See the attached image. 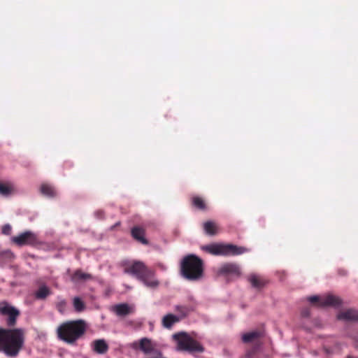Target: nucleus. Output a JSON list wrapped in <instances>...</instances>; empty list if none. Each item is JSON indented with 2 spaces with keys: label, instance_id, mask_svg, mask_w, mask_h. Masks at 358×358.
Instances as JSON below:
<instances>
[{
  "label": "nucleus",
  "instance_id": "f257e3e1",
  "mask_svg": "<svg viewBox=\"0 0 358 358\" xmlns=\"http://www.w3.org/2000/svg\"><path fill=\"white\" fill-rule=\"evenodd\" d=\"M25 331L22 328L0 327V352L8 357H16L22 350Z\"/></svg>",
  "mask_w": 358,
  "mask_h": 358
},
{
  "label": "nucleus",
  "instance_id": "f03ea898",
  "mask_svg": "<svg viewBox=\"0 0 358 358\" xmlns=\"http://www.w3.org/2000/svg\"><path fill=\"white\" fill-rule=\"evenodd\" d=\"M87 325L83 320H67L61 323L57 328L58 339L70 345H76L87 331Z\"/></svg>",
  "mask_w": 358,
  "mask_h": 358
},
{
  "label": "nucleus",
  "instance_id": "7ed1b4c3",
  "mask_svg": "<svg viewBox=\"0 0 358 358\" xmlns=\"http://www.w3.org/2000/svg\"><path fill=\"white\" fill-rule=\"evenodd\" d=\"M124 273L134 275L148 287L155 289L159 281L155 278V271L148 268L144 262L138 260L123 261L121 263Z\"/></svg>",
  "mask_w": 358,
  "mask_h": 358
},
{
  "label": "nucleus",
  "instance_id": "20e7f679",
  "mask_svg": "<svg viewBox=\"0 0 358 358\" xmlns=\"http://www.w3.org/2000/svg\"><path fill=\"white\" fill-rule=\"evenodd\" d=\"M203 260L195 255L185 256L180 264V273L183 278L190 281H197L203 276Z\"/></svg>",
  "mask_w": 358,
  "mask_h": 358
},
{
  "label": "nucleus",
  "instance_id": "39448f33",
  "mask_svg": "<svg viewBox=\"0 0 358 358\" xmlns=\"http://www.w3.org/2000/svg\"><path fill=\"white\" fill-rule=\"evenodd\" d=\"M186 332H180L173 335L177 342V348L180 351H185L190 354L202 353L205 348L203 345L193 336Z\"/></svg>",
  "mask_w": 358,
  "mask_h": 358
},
{
  "label": "nucleus",
  "instance_id": "423d86ee",
  "mask_svg": "<svg viewBox=\"0 0 358 358\" xmlns=\"http://www.w3.org/2000/svg\"><path fill=\"white\" fill-rule=\"evenodd\" d=\"M203 250L213 255H239L248 252L244 247H239L232 244L213 243L203 247Z\"/></svg>",
  "mask_w": 358,
  "mask_h": 358
},
{
  "label": "nucleus",
  "instance_id": "0eeeda50",
  "mask_svg": "<svg viewBox=\"0 0 358 358\" xmlns=\"http://www.w3.org/2000/svg\"><path fill=\"white\" fill-rule=\"evenodd\" d=\"M12 242L19 247L23 245L36 246L40 243L38 236L31 231H24L12 238Z\"/></svg>",
  "mask_w": 358,
  "mask_h": 358
},
{
  "label": "nucleus",
  "instance_id": "6e6552de",
  "mask_svg": "<svg viewBox=\"0 0 358 358\" xmlns=\"http://www.w3.org/2000/svg\"><path fill=\"white\" fill-rule=\"evenodd\" d=\"M20 314V311L17 309L9 305L7 302H0V315L8 316L6 320L8 327H13L16 324L17 318Z\"/></svg>",
  "mask_w": 358,
  "mask_h": 358
},
{
  "label": "nucleus",
  "instance_id": "1a4fd4ad",
  "mask_svg": "<svg viewBox=\"0 0 358 358\" xmlns=\"http://www.w3.org/2000/svg\"><path fill=\"white\" fill-rule=\"evenodd\" d=\"M311 303H317L319 307L334 306L338 307L341 305V299L334 295L329 294L320 297L319 296H312L308 298Z\"/></svg>",
  "mask_w": 358,
  "mask_h": 358
},
{
  "label": "nucleus",
  "instance_id": "9d476101",
  "mask_svg": "<svg viewBox=\"0 0 358 358\" xmlns=\"http://www.w3.org/2000/svg\"><path fill=\"white\" fill-rule=\"evenodd\" d=\"M217 274L224 276H239L241 275V270L238 265L235 263H226L219 268Z\"/></svg>",
  "mask_w": 358,
  "mask_h": 358
},
{
  "label": "nucleus",
  "instance_id": "9b49d317",
  "mask_svg": "<svg viewBox=\"0 0 358 358\" xmlns=\"http://www.w3.org/2000/svg\"><path fill=\"white\" fill-rule=\"evenodd\" d=\"M145 228L143 226L136 225L131 229V236L138 243L147 245L149 241L145 238Z\"/></svg>",
  "mask_w": 358,
  "mask_h": 358
},
{
  "label": "nucleus",
  "instance_id": "f8f14e48",
  "mask_svg": "<svg viewBox=\"0 0 358 358\" xmlns=\"http://www.w3.org/2000/svg\"><path fill=\"white\" fill-rule=\"evenodd\" d=\"M133 348L137 349L138 345L136 343H134L132 345ZM138 348L145 355L154 354L155 351V345L152 341L148 338H143L139 341Z\"/></svg>",
  "mask_w": 358,
  "mask_h": 358
},
{
  "label": "nucleus",
  "instance_id": "ddd939ff",
  "mask_svg": "<svg viewBox=\"0 0 358 358\" xmlns=\"http://www.w3.org/2000/svg\"><path fill=\"white\" fill-rule=\"evenodd\" d=\"M261 337H262V334L261 331H253L243 334L242 341L245 343H254L255 344L252 348L258 346V349H259L262 344V343L259 341V338Z\"/></svg>",
  "mask_w": 358,
  "mask_h": 358
},
{
  "label": "nucleus",
  "instance_id": "4468645a",
  "mask_svg": "<svg viewBox=\"0 0 358 358\" xmlns=\"http://www.w3.org/2000/svg\"><path fill=\"white\" fill-rule=\"evenodd\" d=\"M191 204L193 208L201 211H206L208 209L206 200L199 196H192Z\"/></svg>",
  "mask_w": 358,
  "mask_h": 358
},
{
  "label": "nucleus",
  "instance_id": "2eb2a0df",
  "mask_svg": "<svg viewBox=\"0 0 358 358\" xmlns=\"http://www.w3.org/2000/svg\"><path fill=\"white\" fill-rule=\"evenodd\" d=\"M338 319L345 321H358V310L350 308L342 311L338 315Z\"/></svg>",
  "mask_w": 358,
  "mask_h": 358
},
{
  "label": "nucleus",
  "instance_id": "dca6fc26",
  "mask_svg": "<svg viewBox=\"0 0 358 358\" xmlns=\"http://www.w3.org/2000/svg\"><path fill=\"white\" fill-rule=\"evenodd\" d=\"M108 345L103 339H97L92 343L93 350L98 354H105L108 350Z\"/></svg>",
  "mask_w": 358,
  "mask_h": 358
},
{
  "label": "nucleus",
  "instance_id": "f3484780",
  "mask_svg": "<svg viewBox=\"0 0 358 358\" xmlns=\"http://www.w3.org/2000/svg\"><path fill=\"white\" fill-rule=\"evenodd\" d=\"M180 321V317L173 314H167L162 318V325L166 329H171L173 325Z\"/></svg>",
  "mask_w": 358,
  "mask_h": 358
},
{
  "label": "nucleus",
  "instance_id": "a211bd4d",
  "mask_svg": "<svg viewBox=\"0 0 358 358\" xmlns=\"http://www.w3.org/2000/svg\"><path fill=\"white\" fill-rule=\"evenodd\" d=\"M50 294H51L50 289L45 285H42L35 292L34 296L36 299L44 300Z\"/></svg>",
  "mask_w": 358,
  "mask_h": 358
},
{
  "label": "nucleus",
  "instance_id": "6ab92c4d",
  "mask_svg": "<svg viewBox=\"0 0 358 358\" xmlns=\"http://www.w3.org/2000/svg\"><path fill=\"white\" fill-rule=\"evenodd\" d=\"M203 227L205 233L209 236H215L217 233L218 227L215 222L207 221L203 223Z\"/></svg>",
  "mask_w": 358,
  "mask_h": 358
},
{
  "label": "nucleus",
  "instance_id": "aec40b11",
  "mask_svg": "<svg viewBox=\"0 0 358 358\" xmlns=\"http://www.w3.org/2000/svg\"><path fill=\"white\" fill-rule=\"evenodd\" d=\"M175 310L179 314L178 317L181 320L187 317L193 310V308L187 305H177Z\"/></svg>",
  "mask_w": 358,
  "mask_h": 358
},
{
  "label": "nucleus",
  "instance_id": "412c9836",
  "mask_svg": "<svg viewBox=\"0 0 358 358\" xmlns=\"http://www.w3.org/2000/svg\"><path fill=\"white\" fill-rule=\"evenodd\" d=\"M115 313L119 316H125L130 313V308L127 303H120L114 306Z\"/></svg>",
  "mask_w": 358,
  "mask_h": 358
},
{
  "label": "nucleus",
  "instance_id": "4be33fe9",
  "mask_svg": "<svg viewBox=\"0 0 358 358\" xmlns=\"http://www.w3.org/2000/svg\"><path fill=\"white\" fill-rule=\"evenodd\" d=\"M248 280L252 286L257 289L263 287L266 284V282L263 279L255 274L250 275Z\"/></svg>",
  "mask_w": 358,
  "mask_h": 358
},
{
  "label": "nucleus",
  "instance_id": "5701e85b",
  "mask_svg": "<svg viewBox=\"0 0 358 358\" xmlns=\"http://www.w3.org/2000/svg\"><path fill=\"white\" fill-rule=\"evenodd\" d=\"M92 278V275L88 273H83L80 270H77L72 275V280L74 282L85 281Z\"/></svg>",
  "mask_w": 358,
  "mask_h": 358
},
{
  "label": "nucleus",
  "instance_id": "b1692460",
  "mask_svg": "<svg viewBox=\"0 0 358 358\" xmlns=\"http://www.w3.org/2000/svg\"><path fill=\"white\" fill-rule=\"evenodd\" d=\"M41 192L47 196L54 197L56 196V191L54 187L48 184H43L41 186Z\"/></svg>",
  "mask_w": 358,
  "mask_h": 358
},
{
  "label": "nucleus",
  "instance_id": "393cba45",
  "mask_svg": "<svg viewBox=\"0 0 358 358\" xmlns=\"http://www.w3.org/2000/svg\"><path fill=\"white\" fill-rule=\"evenodd\" d=\"M13 187L8 182H5L0 180V194L3 196H8L12 192Z\"/></svg>",
  "mask_w": 358,
  "mask_h": 358
},
{
  "label": "nucleus",
  "instance_id": "a878e982",
  "mask_svg": "<svg viewBox=\"0 0 358 358\" xmlns=\"http://www.w3.org/2000/svg\"><path fill=\"white\" fill-rule=\"evenodd\" d=\"M73 305L76 312L80 313L85 309V303L78 296L73 299Z\"/></svg>",
  "mask_w": 358,
  "mask_h": 358
},
{
  "label": "nucleus",
  "instance_id": "bb28decb",
  "mask_svg": "<svg viewBox=\"0 0 358 358\" xmlns=\"http://www.w3.org/2000/svg\"><path fill=\"white\" fill-rule=\"evenodd\" d=\"M66 301L62 299L57 303L56 308L61 314H64L66 312Z\"/></svg>",
  "mask_w": 358,
  "mask_h": 358
},
{
  "label": "nucleus",
  "instance_id": "cd10ccee",
  "mask_svg": "<svg viewBox=\"0 0 358 358\" xmlns=\"http://www.w3.org/2000/svg\"><path fill=\"white\" fill-rule=\"evenodd\" d=\"M14 257L13 253L10 250L0 252V262L2 259L9 260Z\"/></svg>",
  "mask_w": 358,
  "mask_h": 358
},
{
  "label": "nucleus",
  "instance_id": "c85d7f7f",
  "mask_svg": "<svg viewBox=\"0 0 358 358\" xmlns=\"http://www.w3.org/2000/svg\"><path fill=\"white\" fill-rule=\"evenodd\" d=\"M258 351V346H255L254 348H251L248 350H247L245 355L242 358H252L253 356Z\"/></svg>",
  "mask_w": 358,
  "mask_h": 358
},
{
  "label": "nucleus",
  "instance_id": "c756f323",
  "mask_svg": "<svg viewBox=\"0 0 358 358\" xmlns=\"http://www.w3.org/2000/svg\"><path fill=\"white\" fill-rule=\"evenodd\" d=\"M11 230H12V228H11L10 225H9V224H5L2 227V233L6 235L10 234L11 232Z\"/></svg>",
  "mask_w": 358,
  "mask_h": 358
},
{
  "label": "nucleus",
  "instance_id": "7c9ffc66",
  "mask_svg": "<svg viewBox=\"0 0 358 358\" xmlns=\"http://www.w3.org/2000/svg\"><path fill=\"white\" fill-rule=\"evenodd\" d=\"M310 315V308H306L302 310L301 311V315L303 317H309Z\"/></svg>",
  "mask_w": 358,
  "mask_h": 358
},
{
  "label": "nucleus",
  "instance_id": "2f4dec72",
  "mask_svg": "<svg viewBox=\"0 0 358 358\" xmlns=\"http://www.w3.org/2000/svg\"><path fill=\"white\" fill-rule=\"evenodd\" d=\"M119 224H120V222L116 223V224L115 226H113V228H114L115 226H117Z\"/></svg>",
  "mask_w": 358,
  "mask_h": 358
}]
</instances>
